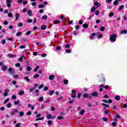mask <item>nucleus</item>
I'll use <instances>...</instances> for the list:
<instances>
[{"instance_id":"obj_1","label":"nucleus","mask_w":127,"mask_h":127,"mask_svg":"<svg viewBox=\"0 0 127 127\" xmlns=\"http://www.w3.org/2000/svg\"><path fill=\"white\" fill-rule=\"evenodd\" d=\"M116 37H117V35L116 34L112 35L110 37V41L111 42H115Z\"/></svg>"},{"instance_id":"obj_2","label":"nucleus","mask_w":127,"mask_h":127,"mask_svg":"<svg viewBox=\"0 0 127 127\" xmlns=\"http://www.w3.org/2000/svg\"><path fill=\"white\" fill-rule=\"evenodd\" d=\"M17 113H19V112H18V110H17V109H15L12 111H10L9 114L10 116H14V115H15V114H17Z\"/></svg>"},{"instance_id":"obj_3","label":"nucleus","mask_w":127,"mask_h":127,"mask_svg":"<svg viewBox=\"0 0 127 127\" xmlns=\"http://www.w3.org/2000/svg\"><path fill=\"white\" fill-rule=\"evenodd\" d=\"M6 2L7 3V7H9L10 6V3L12 2V0H6Z\"/></svg>"},{"instance_id":"obj_4","label":"nucleus","mask_w":127,"mask_h":127,"mask_svg":"<svg viewBox=\"0 0 127 127\" xmlns=\"http://www.w3.org/2000/svg\"><path fill=\"white\" fill-rule=\"evenodd\" d=\"M84 98H86L87 99H91L92 96H89V94L86 93L83 95Z\"/></svg>"},{"instance_id":"obj_5","label":"nucleus","mask_w":127,"mask_h":127,"mask_svg":"<svg viewBox=\"0 0 127 127\" xmlns=\"http://www.w3.org/2000/svg\"><path fill=\"white\" fill-rule=\"evenodd\" d=\"M7 70V66L5 65H3L2 66V71H6Z\"/></svg>"},{"instance_id":"obj_6","label":"nucleus","mask_w":127,"mask_h":127,"mask_svg":"<svg viewBox=\"0 0 127 127\" xmlns=\"http://www.w3.org/2000/svg\"><path fill=\"white\" fill-rule=\"evenodd\" d=\"M98 96V92H94L91 94V97H97Z\"/></svg>"},{"instance_id":"obj_7","label":"nucleus","mask_w":127,"mask_h":127,"mask_svg":"<svg viewBox=\"0 0 127 127\" xmlns=\"http://www.w3.org/2000/svg\"><path fill=\"white\" fill-rule=\"evenodd\" d=\"M54 78H55V76L54 75L52 74L49 76V79L51 81H52V80L54 79Z\"/></svg>"},{"instance_id":"obj_8","label":"nucleus","mask_w":127,"mask_h":127,"mask_svg":"<svg viewBox=\"0 0 127 127\" xmlns=\"http://www.w3.org/2000/svg\"><path fill=\"white\" fill-rule=\"evenodd\" d=\"M28 14L29 16H32V11H31V10H28Z\"/></svg>"},{"instance_id":"obj_9","label":"nucleus","mask_w":127,"mask_h":127,"mask_svg":"<svg viewBox=\"0 0 127 127\" xmlns=\"http://www.w3.org/2000/svg\"><path fill=\"white\" fill-rule=\"evenodd\" d=\"M19 96H22L23 95H24V91L21 90L18 93Z\"/></svg>"},{"instance_id":"obj_10","label":"nucleus","mask_w":127,"mask_h":127,"mask_svg":"<svg viewBox=\"0 0 127 127\" xmlns=\"http://www.w3.org/2000/svg\"><path fill=\"white\" fill-rule=\"evenodd\" d=\"M95 35H97V34H96L95 33H92V36H90L89 37L90 40H92V39H93V38H94V36H95Z\"/></svg>"},{"instance_id":"obj_11","label":"nucleus","mask_w":127,"mask_h":127,"mask_svg":"<svg viewBox=\"0 0 127 127\" xmlns=\"http://www.w3.org/2000/svg\"><path fill=\"white\" fill-rule=\"evenodd\" d=\"M47 119H48V120H51V119H52V115H51V114H48L47 116Z\"/></svg>"},{"instance_id":"obj_12","label":"nucleus","mask_w":127,"mask_h":127,"mask_svg":"<svg viewBox=\"0 0 127 127\" xmlns=\"http://www.w3.org/2000/svg\"><path fill=\"white\" fill-rule=\"evenodd\" d=\"M121 33L122 34H127V30H124L121 31Z\"/></svg>"},{"instance_id":"obj_13","label":"nucleus","mask_w":127,"mask_h":127,"mask_svg":"<svg viewBox=\"0 0 127 127\" xmlns=\"http://www.w3.org/2000/svg\"><path fill=\"white\" fill-rule=\"evenodd\" d=\"M115 99L116 101H120L121 100V97L119 95L115 96Z\"/></svg>"},{"instance_id":"obj_14","label":"nucleus","mask_w":127,"mask_h":127,"mask_svg":"<svg viewBox=\"0 0 127 127\" xmlns=\"http://www.w3.org/2000/svg\"><path fill=\"white\" fill-rule=\"evenodd\" d=\"M96 35H96V36H97V38H98V39H100V38H102V37H103V34L99 35L96 34Z\"/></svg>"},{"instance_id":"obj_15","label":"nucleus","mask_w":127,"mask_h":127,"mask_svg":"<svg viewBox=\"0 0 127 127\" xmlns=\"http://www.w3.org/2000/svg\"><path fill=\"white\" fill-rule=\"evenodd\" d=\"M8 71L9 72L11 75H12V67H10L8 68Z\"/></svg>"},{"instance_id":"obj_16","label":"nucleus","mask_w":127,"mask_h":127,"mask_svg":"<svg viewBox=\"0 0 127 127\" xmlns=\"http://www.w3.org/2000/svg\"><path fill=\"white\" fill-rule=\"evenodd\" d=\"M23 58H24V56H22L21 58H19L18 61H19V62H22V61L23 60Z\"/></svg>"},{"instance_id":"obj_17","label":"nucleus","mask_w":127,"mask_h":127,"mask_svg":"<svg viewBox=\"0 0 127 127\" xmlns=\"http://www.w3.org/2000/svg\"><path fill=\"white\" fill-rule=\"evenodd\" d=\"M20 102V100H18L17 101L14 102V104L15 106H16L17 105H18L19 104Z\"/></svg>"},{"instance_id":"obj_18","label":"nucleus","mask_w":127,"mask_h":127,"mask_svg":"<svg viewBox=\"0 0 127 127\" xmlns=\"http://www.w3.org/2000/svg\"><path fill=\"white\" fill-rule=\"evenodd\" d=\"M47 15H44L42 17V19H43V20H45V19H47Z\"/></svg>"},{"instance_id":"obj_19","label":"nucleus","mask_w":127,"mask_h":127,"mask_svg":"<svg viewBox=\"0 0 127 127\" xmlns=\"http://www.w3.org/2000/svg\"><path fill=\"white\" fill-rule=\"evenodd\" d=\"M19 18V14L16 13V18H15V20L17 21L18 20V18Z\"/></svg>"},{"instance_id":"obj_20","label":"nucleus","mask_w":127,"mask_h":127,"mask_svg":"<svg viewBox=\"0 0 127 127\" xmlns=\"http://www.w3.org/2000/svg\"><path fill=\"white\" fill-rule=\"evenodd\" d=\"M54 93H55V91H54V90H52V91H50V92H49L50 96H52V95H53V94H54Z\"/></svg>"},{"instance_id":"obj_21","label":"nucleus","mask_w":127,"mask_h":127,"mask_svg":"<svg viewBox=\"0 0 127 127\" xmlns=\"http://www.w3.org/2000/svg\"><path fill=\"white\" fill-rule=\"evenodd\" d=\"M80 115H84L85 114V110H82L80 112H79Z\"/></svg>"},{"instance_id":"obj_22","label":"nucleus","mask_w":127,"mask_h":127,"mask_svg":"<svg viewBox=\"0 0 127 127\" xmlns=\"http://www.w3.org/2000/svg\"><path fill=\"white\" fill-rule=\"evenodd\" d=\"M46 28H47V27L45 25H43L41 27V29H42V30H45Z\"/></svg>"},{"instance_id":"obj_23","label":"nucleus","mask_w":127,"mask_h":127,"mask_svg":"<svg viewBox=\"0 0 127 127\" xmlns=\"http://www.w3.org/2000/svg\"><path fill=\"white\" fill-rule=\"evenodd\" d=\"M88 24H83L82 25V27H84V28H88Z\"/></svg>"},{"instance_id":"obj_24","label":"nucleus","mask_w":127,"mask_h":127,"mask_svg":"<svg viewBox=\"0 0 127 127\" xmlns=\"http://www.w3.org/2000/svg\"><path fill=\"white\" fill-rule=\"evenodd\" d=\"M24 80H26V81H27V82H30V79H29V78H28V77L26 76L24 78Z\"/></svg>"},{"instance_id":"obj_25","label":"nucleus","mask_w":127,"mask_h":127,"mask_svg":"<svg viewBox=\"0 0 127 127\" xmlns=\"http://www.w3.org/2000/svg\"><path fill=\"white\" fill-rule=\"evenodd\" d=\"M42 120H44V117L40 118H37L36 119V121H42Z\"/></svg>"},{"instance_id":"obj_26","label":"nucleus","mask_w":127,"mask_h":127,"mask_svg":"<svg viewBox=\"0 0 127 127\" xmlns=\"http://www.w3.org/2000/svg\"><path fill=\"white\" fill-rule=\"evenodd\" d=\"M95 10H96V7L95 6H94L91 8V12H94V11H95Z\"/></svg>"},{"instance_id":"obj_27","label":"nucleus","mask_w":127,"mask_h":127,"mask_svg":"<svg viewBox=\"0 0 127 127\" xmlns=\"http://www.w3.org/2000/svg\"><path fill=\"white\" fill-rule=\"evenodd\" d=\"M39 68V66H37L34 69V72H37Z\"/></svg>"},{"instance_id":"obj_28","label":"nucleus","mask_w":127,"mask_h":127,"mask_svg":"<svg viewBox=\"0 0 127 127\" xmlns=\"http://www.w3.org/2000/svg\"><path fill=\"white\" fill-rule=\"evenodd\" d=\"M19 115L20 117H23L24 116V113L23 112H19Z\"/></svg>"},{"instance_id":"obj_29","label":"nucleus","mask_w":127,"mask_h":127,"mask_svg":"<svg viewBox=\"0 0 127 127\" xmlns=\"http://www.w3.org/2000/svg\"><path fill=\"white\" fill-rule=\"evenodd\" d=\"M44 5L43 4H39L38 6L39 8H42V7H44Z\"/></svg>"},{"instance_id":"obj_30","label":"nucleus","mask_w":127,"mask_h":127,"mask_svg":"<svg viewBox=\"0 0 127 127\" xmlns=\"http://www.w3.org/2000/svg\"><path fill=\"white\" fill-rule=\"evenodd\" d=\"M59 23H60V21L58 20H56L55 21V24H58Z\"/></svg>"},{"instance_id":"obj_31","label":"nucleus","mask_w":127,"mask_h":127,"mask_svg":"<svg viewBox=\"0 0 127 127\" xmlns=\"http://www.w3.org/2000/svg\"><path fill=\"white\" fill-rule=\"evenodd\" d=\"M44 98H43V97H41L39 99V102H43Z\"/></svg>"},{"instance_id":"obj_32","label":"nucleus","mask_w":127,"mask_h":127,"mask_svg":"<svg viewBox=\"0 0 127 127\" xmlns=\"http://www.w3.org/2000/svg\"><path fill=\"white\" fill-rule=\"evenodd\" d=\"M11 99L12 100H15V99H16V95H12L11 97Z\"/></svg>"},{"instance_id":"obj_33","label":"nucleus","mask_w":127,"mask_h":127,"mask_svg":"<svg viewBox=\"0 0 127 127\" xmlns=\"http://www.w3.org/2000/svg\"><path fill=\"white\" fill-rule=\"evenodd\" d=\"M15 66H16V67H17L18 68H19V67H20V64L19 63L16 64H15Z\"/></svg>"},{"instance_id":"obj_34","label":"nucleus","mask_w":127,"mask_h":127,"mask_svg":"<svg viewBox=\"0 0 127 127\" xmlns=\"http://www.w3.org/2000/svg\"><path fill=\"white\" fill-rule=\"evenodd\" d=\"M104 113L105 115H108V114H110V111L109 110H105Z\"/></svg>"},{"instance_id":"obj_35","label":"nucleus","mask_w":127,"mask_h":127,"mask_svg":"<svg viewBox=\"0 0 127 127\" xmlns=\"http://www.w3.org/2000/svg\"><path fill=\"white\" fill-rule=\"evenodd\" d=\"M110 17H112V16H114V12H110L109 14Z\"/></svg>"},{"instance_id":"obj_36","label":"nucleus","mask_w":127,"mask_h":127,"mask_svg":"<svg viewBox=\"0 0 127 127\" xmlns=\"http://www.w3.org/2000/svg\"><path fill=\"white\" fill-rule=\"evenodd\" d=\"M105 30V27L102 26L100 27V31H104Z\"/></svg>"},{"instance_id":"obj_37","label":"nucleus","mask_w":127,"mask_h":127,"mask_svg":"<svg viewBox=\"0 0 127 127\" xmlns=\"http://www.w3.org/2000/svg\"><path fill=\"white\" fill-rule=\"evenodd\" d=\"M8 92H9V89L7 88L4 89V92L5 93H7V94H8Z\"/></svg>"},{"instance_id":"obj_38","label":"nucleus","mask_w":127,"mask_h":127,"mask_svg":"<svg viewBox=\"0 0 127 127\" xmlns=\"http://www.w3.org/2000/svg\"><path fill=\"white\" fill-rule=\"evenodd\" d=\"M64 85H67V84H68V80L65 79L64 80Z\"/></svg>"},{"instance_id":"obj_39","label":"nucleus","mask_w":127,"mask_h":127,"mask_svg":"<svg viewBox=\"0 0 127 127\" xmlns=\"http://www.w3.org/2000/svg\"><path fill=\"white\" fill-rule=\"evenodd\" d=\"M23 26V24H22V23H19L18 24V26H19V27H21V26Z\"/></svg>"},{"instance_id":"obj_40","label":"nucleus","mask_w":127,"mask_h":127,"mask_svg":"<svg viewBox=\"0 0 127 127\" xmlns=\"http://www.w3.org/2000/svg\"><path fill=\"white\" fill-rule=\"evenodd\" d=\"M124 7H125V6L124 5H121L119 7V10H122V9H123V8H124Z\"/></svg>"},{"instance_id":"obj_41","label":"nucleus","mask_w":127,"mask_h":127,"mask_svg":"<svg viewBox=\"0 0 127 127\" xmlns=\"http://www.w3.org/2000/svg\"><path fill=\"white\" fill-rule=\"evenodd\" d=\"M44 87V85L41 84L40 86H39V90H40L41 89H42V88H43Z\"/></svg>"},{"instance_id":"obj_42","label":"nucleus","mask_w":127,"mask_h":127,"mask_svg":"<svg viewBox=\"0 0 127 127\" xmlns=\"http://www.w3.org/2000/svg\"><path fill=\"white\" fill-rule=\"evenodd\" d=\"M8 101H9V98L6 99L4 102V104H6Z\"/></svg>"},{"instance_id":"obj_43","label":"nucleus","mask_w":127,"mask_h":127,"mask_svg":"<svg viewBox=\"0 0 127 127\" xmlns=\"http://www.w3.org/2000/svg\"><path fill=\"white\" fill-rule=\"evenodd\" d=\"M31 67L30 66H27V71H31Z\"/></svg>"},{"instance_id":"obj_44","label":"nucleus","mask_w":127,"mask_h":127,"mask_svg":"<svg viewBox=\"0 0 127 127\" xmlns=\"http://www.w3.org/2000/svg\"><path fill=\"white\" fill-rule=\"evenodd\" d=\"M38 77H39V74H36L33 76L34 78H38Z\"/></svg>"},{"instance_id":"obj_45","label":"nucleus","mask_w":127,"mask_h":127,"mask_svg":"<svg viewBox=\"0 0 127 127\" xmlns=\"http://www.w3.org/2000/svg\"><path fill=\"white\" fill-rule=\"evenodd\" d=\"M115 118L116 119H120V118H121V116L119 115V114H117L116 116H115Z\"/></svg>"},{"instance_id":"obj_46","label":"nucleus","mask_w":127,"mask_h":127,"mask_svg":"<svg viewBox=\"0 0 127 127\" xmlns=\"http://www.w3.org/2000/svg\"><path fill=\"white\" fill-rule=\"evenodd\" d=\"M94 5L96 6H99V3L98 2H95L94 3Z\"/></svg>"},{"instance_id":"obj_47","label":"nucleus","mask_w":127,"mask_h":127,"mask_svg":"<svg viewBox=\"0 0 127 127\" xmlns=\"http://www.w3.org/2000/svg\"><path fill=\"white\" fill-rule=\"evenodd\" d=\"M7 56H8V57H11V58L14 57V55H12V54H11L8 55Z\"/></svg>"},{"instance_id":"obj_48","label":"nucleus","mask_w":127,"mask_h":127,"mask_svg":"<svg viewBox=\"0 0 127 127\" xmlns=\"http://www.w3.org/2000/svg\"><path fill=\"white\" fill-rule=\"evenodd\" d=\"M47 90H48V87L47 86H45L44 87V91H46Z\"/></svg>"},{"instance_id":"obj_49","label":"nucleus","mask_w":127,"mask_h":127,"mask_svg":"<svg viewBox=\"0 0 127 127\" xmlns=\"http://www.w3.org/2000/svg\"><path fill=\"white\" fill-rule=\"evenodd\" d=\"M64 118L62 116H59L58 117V120H63Z\"/></svg>"},{"instance_id":"obj_50","label":"nucleus","mask_w":127,"mask_h":127,"mask_svg":"<svg viewBox=\"0 0 127 127\" xmlns=\"http://www.w3.org/2000/svg\"><path fill=\"white\" fill-rule=\"evenodd\" d=\"M48 125H52V121L49 120L48 121Z\"/></svg>"},{"instance_id":"obj_51","label":"nucleus","mask_w":127,"mask_h":127,"mask_svg":"<svg viewBox=\"0 0 127 127\" xmlns=\"http://www.w3.org/2000/svg\"><path fill=\"white\" fill-rule=\"evenodd\" d=\"M27 22H28V23H31V22H32V19H28V20H27Z\"/></svg>"},{"instance_id":"obj_52","label":"nucleus","mask_w":127,"mask_h":127,"mask_svg":"<svg viewBox=\"0 0 127 127\" xmlns=\"http://www.w3.org/2000/svg\"><path fill=\"white\" fill-rule=\"evenodd\" d=\"M51 100H50V99H47L46 101H45V103H50V102L51 101Z\"/></svg>"},{"instance_id":"obj_53","label":"nucleus","mask_w":127,"mask_h":127,"mask_svg":"<svg viewBox=\"0 0 127 127\" xmlns=\"http://www.w3.org/2000/svg\"><path fill=\"white\" fill-rule=\"evenodd\" d=\"M23 1V0H18L17 2L18 3H21Z\"/></svg>"},{"instance_id":"obj_54","label":"nucleus","mask_w":127,"mask_h":127,"mask_svg":"<svg viewBox=\"0 0 127 127\" xmlns=\"http://www.w3.org/2000/svg\"><path fill=\"white\" fill-rule=\"evenodd\" d=\"M7 108H11V104L8 103L7 104Z\"/></svg>"},{"instance_id":"obj_55","label":"nucleus","mask_w":127,"mask_h":127,"mask_svg":"<svg viewBox=\"0 0 127 127\" xmlns=\"http://www.w3.org/2000/svg\"><path fill=\"white\" fill-rule=\"evenodd\" d=\"M118 3H119V2H118V1L116 0L114 2V5H117V4H118Z\"/></svg>"},{"instance_id":"obj_56","label":"nucleus","mask_w":127,"mask_h":127,"mask_svg":"<svg viewBox=\"0 0 127 127\" xmlns=\"http://www.w3.org/2000/svg\"><path fill=\"white\" fill-rule=\"evenodd\" d=\"M31 114H32V113H31V112H30V111H29L27 113V116H31Z\"/></svg>"},{"instance_id":"obj_57","label":"nucleus","mask_w":127,"mask_h":127,"mask_svg":"<svg viewBox=\"0 0 127 127\" xmlns=\"http://www.w3.org/2000/svg\"><path fill=\"white\" fill-rule=\"evenodd\" d=\"M73 33L74 35H77V34H78V32H77L76 31H74L73 32Z\"/></svg>"},{"instance_id":"obj_58","label":"nucleus","mask_w":127,"mask_h":127,"mask_svg":"<svg viewBox=\"0 0 127 127\" xmlns=\"http://www.w3.org/2000/svg\"><path fill=\"white\" fill-rule=\"evenodd\" d=\"M65 52H66V53H70L71 51L69 49H67V50H66Z\"/></svg>"},{"instance_id":"obj_59","label":"nucleus","mask_w":127,"mask_h":127,"mask_svg":"<svg viewBox=\"0 0 127 127\" xmlns=\"http://www.w3.org/2000/svg\"><path fill=\"white\" fill-rule=\"evenodd\" d=\"M102 106H104V107H107V108H109V106H108V105H107L105 103H102Z\"/></svg>"},{"instance_id":"obj_60","label":"nucleus","mask_w":127,"mask_h":127,"mask_svg":"<svg viewBox=\"0 0 127 127\" xmlns=\"http://www.w3.org/2000/svg\"><path fill=\"white\" fill-rule=\"evenodd\" d=\"M80 28V26L77 25V26H75V29L76 30H78V29H79Z\"/></svg>"},{"instance_id":"obj_61","label":"nucleus","mask_w":127,"mask_h":127,"mask_svg":"<svg viewBox=\"0 0 127 127\" xmlns=\"http://www.w3.org/2000/svg\"><path fill=\"white\" fill-rule=\"evenodd\" d=\"M7 39L8 41H12V40H13V39L12 38H7Z\"/></svg>"},{"instance_id":"obj_62","label":"nucleus","mask_w":127,"mask_h":127,"mask_svg":"<svg viewBox=\"0 0 127 127\" xmlns=\"http://www.w3.org/2000/svg\"><path fill=\"white\" fill-rule=\"evenodd\" d=\"M16 127H20V123H17L16 125Z\"/></svg>"},{"instance_id":"obj_63","label":"nucleus","mask_w":127,"mask_h":127,"mask_svg":"<svg viewBox=\"0 0 127 127\" xmlns=\"http://www.w3.org/2000/svg\"><path fill=\"white\" fill-rule=\"evenodd\" d=\"M65 48H69L70 47V45L66 44L65 46Z\"/></svg>"},{"instance_id":"obj_64","label":"nucleus","mask_w":127,"mask_h":127,"mask_svg":"<svg viewBox=\"0 0 127 127\" xmlns=\"http://www.w3.org/2000/svg\"><path fill=\"white\" fill-rule=\"evenodd\" d=\"M20 48L21 49H23V48H25V46H24V45L20 46Z\"/></svg>"}]
</instances>
